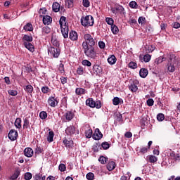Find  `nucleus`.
I'll use <instances>...</instances> for the list:
<instances>
[{
	"instance_id": "obj_42",
	"label": "nucleus",
	"mask_w": 180,
	"mask_h": 180,
	"mask_svg": "<svg viewBox=\"0 0 180 180\" xmlns=\"http://www.w3.org/2000/svg\"><path fill=\"white\" fill-rule=\"evenodd\" d=\"M105 22L108 23V25H110V26H113V23H115V21L112 20V18H106Z\"/></svg>"
},
{
	"instance_id": "obj_49",
	"label": "nucleus",
	"mask_w": 180,
	"mask_h": 180,
	"mask_svg": "<svg viewBox=\"0 0 180 180\" xmlns=\"http://www.w3.org/2000/svg\"><path fill=\"white\" fill-rule=\"evenodd\" d=\"M99 162H101V164H106V162L108 161V158L103 157V156H101L98 159Z\"/></svg>"
},
{
	"instance_id": "obj_17",
	"label": "nucleus",
	"mask_w": 180,
	"mask_h": 180,
	"mask_svg": "<svg viewBox=\"0 0 180 180\" xmlns=\"http://www.w3.org/2000/svg\"><path fill=\"white\" fill-rule=\"evenodd\" d=\"M139 75L141 78H146L148 75V70L147 69L142 68L139 71Z\"/></svg>"
},
{
	"instance_id": "obj_63",
	"label": "nucleus",
	"mask_w": 180,
	"mask_h": 180,
	"mask_svg": "<svg viewBox=\"0 0 180 180\" xmlns=\"http://www.w3.org/2000/svg\"><path fill=\"white\" fill-rule=\"evenodd\" d=\"M65 165L64 164H60L59 165V171H61V172H64V171H65Z\"/></svg>"
},
{
	"instance_id": "obj_45",
	"label": "nucleus",
	"mask_w": 180,
	"mask_h": 180,
	"mask_svg": "<svg viewBox=\"0 0 180 180\" xmlns=\"http://www.w3.org/2000/svg\"><path fill=\"white\" fill-rule=\"evenodd\" d=\"M82 5L84 8H89L91 6V2H89V0H83Z\"/></svg>"
},
{
	"instance_id": "obj_19",
	"label": "nucleus",
	"mask_w": 180,
	"mask_h": 180,
	"mask_svg": "<svg viewBox=\"0 0 180 180\" xmlns=\"http://www.w3.org/2000/svg\"><path fill=\"white\" fill-rule=\"evenodd\" d=\"M114 168H116V163L114 161L109 162L107 165V169L108 171H113Z\"/></svg>"
},
{
	"instance_id": "obj_35",
	"label": "nucleus",
	"mask_w": 180,
	"mask_h": 180,
	"mask_svg": "<svg viewBox=\"0 0 180 180\" xmlns=\"http://www.w3.org/2000/svg\"><path fill=\"white\" fill-rule=\"evenodd\" d=\"M65 6H67V8H72V6H74V0H67L65 1Z\"/></svg>"
},
{
	"instance_id": "obj_60",
	"label": "nucleus",
	"mask_w": 180,
	"mask_h": 180,
	"mask_svg": "<svg viewBox=\"0 0 180 180\" xmlns=\"http://www.w3.org/2000/svg\"><path fill=\"white\" fill-rule=\"evenodd\" d=\"M155 50V46L153 45L148 46V52L153 53V51Z\"/></svg>"
},
{
	"instance_id": "obj_20",
	"label": "nucleus",
	"mask_w": 180,
	"mask_h": 180,
	"mask_svg": "<svg viewBox=\"0 0 180 180\" xmlns=\"http://www.w3.org/2000/svg\"><path fill=\"white\" fill-rule=\"evenodd\" d=\"M120 103H123V100L122 98H120L119 97H115L112 99V104L115 105V106H117Z\"/></svg>"
},
{
	"instance_id": "obj_54",
	"label": "nucleus",
	"mask_w": 180,
	"mask_h": 180,
	"mask_svg": "<svg viewBox=\"0 0 180 180\" xmlns=\"http://www.w3.org/2000/svg\"><path fill=\"white\" fill-rule=\"evenodd\" d=\"M24 178H25V180H30V179H32V173L26 172L25 174V177Z\"/></svg>"
},
{
	"instance_id": "obj_4",
	"label": "nucleus",
	"mask_w": 180,
	"mask_h": 180,
	"mask_svg": "<svg viewBox=\"0 0 180 180\" xmlns=\"http://www.w3.org/2000/svg\"><path fill=\"white\" fill-rule=\"evenodd\" d=\"M48 54L50 57L58 58L60 57V49L57 46H50L48 48Z\"/></svg>"
},
{
	"instance_id": "obj_34",
	"label": "nucleus",
	"mask_w": 180,
	"mask_h": 180,
	"mask_svg": "<svg viewBox=\"0 0 180 180\" xmlns=\"http://www.w3.org/2000/svg\"><path fill=\"white\" fill-rule=\"evenodd\" d=\"M51 32L50 27L45 26L42 28V34H49Z\"/></svg>"
},
{
	"instance_id": "obj_29",
	"label": "nucleus",
	"mask_w": 180,
	"mask_h": 180,
	"mask_svg": "<svg viewBox=\"0 0 180 180\" xmlns=\"http://www.w3.org/2000/svg\"><path fill=\"white\" fill-rule=\"evenodd\" d=\"M63 143L65 144V147H71L72 144H74V142L72 140H68L67 139H65L63 140Z\"/></svg>"
},
{
	"instance_id": "obj_24",
	"label": "nucleus",
	"mask_w": 180,
	"mask_h": 180,
	"mask_svg": "<svg viewBox=\"0 0 180 180\" xmlns=\"http://www.w3.org/2000/svg\"><path fill=\"white\" fill-rule=\"evenodd\" d=\"M92 129L91 127H88L85 131V136L87 139H91L92 137Z\"/></svg>"
},
{
	"instance_id": "obj_16",
	"label": "nucleus",
	"mask_w": 180,
	"mask_h": 180,
	"mask_svg": "<svg viewBox=\"0 0 180 180\" xmlns=\"http://www.w3.org/2000/svg\"><path fill=\"white\" fill-rule=\"evenodd\" d=\"M53 22V18L50 15H44L43 16V23L44 25H50Z\"/></svg>"
},
{
	"instance_id": "obj_2",
	"label": "nucleus",
	"mask_w": 180,
	"mask_h": 180,
	"mask_svg": "<svg viewBox=\"0 0 180 180\" xmlns=\"http://www.w3.org/2000/svg\"><path fill=\"white\" fill-rule=\"evenodd\" d=\"M60 27L61 29V33L64 39L68 37V23H67V18L61 16L59 20Z\"/></svg>"
},
{
	"instance_id": "obj_6",
	"label": "nucleus",
	"mask_w": 180,
	"mask_h": 180,
	"mask_svg": "<svg viewBox=\"0 0 180 180\" xmlns=\"http://www.w3.org/2000/svg\"><path fill=\"white\" fill-rule=\"evenodd\" d=\"M8 137L11 141H15V140L18 139V131H16V130L11 129L8 134Z\"/></svg>"
},
{
	"instance_id": "obj_7",
	"label": "nucleus",
	"mask_w": 180,
	"mask_h": 180,
	"mask_svg": "<svg viewBox=\"0 0 180 180\" xmlns=\"http://www.w3.org/2000/svg\"><path fill=\"white\" fill-rule=\"evenodd\" d=\"M94 140H101L103 137V134H102V132L99 130V129H96L94 133L92 136Z\"/></svg>"
},
{
	"instance_id": "obj_8",
	"label": "nucleus",
	"mask_w": 180,
	"mask_h": 180,
	"mask_svg": "<svg viewBox=\"0 0 180 180\" xmlns=\"http://www.w3.org/2000/svg\"><path fill=\"white\" fill-rule=\"evenodd\" d=\"M65 131L67 136H74L75 134V127L70 125L66 128Z\"/></svg>"
},
{
	"instance_id": "obj_11",
	"label": "nucleus",
	"mask_w": 180,
	"mask_h": 180,
	"mask_svg": "<svg viewBox=\"0 0 180 180\" xmlns=\"http://www.w3.org/2000/svg\"><path fill=\"white\" fill-rule=\"evenodd\" d=\"M94 70V74L96 75H100V74H102V67H101L99 65H94L93 66Z\"/></svg>"
},
{
	"instance_id": "obj_56",
	"label": "nucleus",
	"mask_w": 180,
	"mask_h": 180,
	"mask_svg": "<svg viewBox=\"0 0 180 180\" xmlns=\"http://www.w3.org/2000/svg\"><path fill=\"white\" fill-rule=\"evenodd\" d=\"M77 72L79 75H82L84 74V68L79 66L77 70Z\"/></svg>"
},
{
	"instance_id": "obj_61",
	"label": "nucleus",
	"mask_w": 180,
	"mask_h": 180,
	"mask_svg": "<svg viewBox=\"0 0 180 180\" xmlns=\"http://www.w3.org/2000/svg\"><path fill=\"white\" fill-rule=\"evenodd\" d=\"M95 108H96V109H101V108H102V103L101 101H98L95 102Z\"/></svg>"
},
{
	"instance_id": "obj_32",
	"label": "nucleus",
	"mask_w": 180,
	"mask_h": 180,
	"mask_svg": "<svg viewBox=\"0 0 180 180\" xmlns=\"http://www.w3.org/2000/svg\"><path fill=\"white\" fill-rule=\"evenodd\" d=\"M19 175H20V171L16 170L14 172V174L11 176V180L18 179V178L19 177Z\"/></svg>"
},
{
	"instance_id": "obj_38",
	"label": "nucleus",
	"mask_w": 180,
	"mask_h": 180,
	"mask_svg": "<svg viewBox=\"0 0 180 180\" xmlns=\"http://www.w3.org/2000/svg\"><path fill=\"white\" fill-rule=\"evenodd\" d=\"M82 64L84 67H91V65H92V63H91V61L88 60H83L82 62Z\"/></svg>"
},
{
	"instance_id": "obj_1",
	"label": "nucleus",
	"mask_w": 180,
	"mask_h": 180,
	"mask_svg": "<svg viewBox=\"0 0 180 180\" xmlns=\"http://www.w3.org/2000/svg\"><path fill=\"white\" fill-rule=\"evenodd\" d=\"M84 41L82 42V49L86 57L95 59L96 58V51H95L96 41L94 37L90 34H85L84 36Z\"/></svg>"
},
{
	"instance_id": "obj_57",
	"label": "nucleus",
	"mask_w": 180,
	"mask_h": 180,
	"mask_svg": "<svg viewBox=\"0 0 180 180\" xmlns=\"http://www.w3.org/2000/svg\"><path fill=\"white\" fill-rule=\"evenodd\" d=\"M86 179L88 180H92L94 179V174L92 172H89L86 174Z\"/></svg>"
},
{
	"instance_id": "obj_64",
	"label": "nucleus",
	"mask_w": 180,
	"mask_h": 180,
	"mask_svg": "<svg viewBox=\"0 0 180 180\" xmlns=\"http://www.w3.org/2000/svg\"><path fill=\"white\" fill-rule=\"evenodd\" d=\"M60 79L63 85L67 84V77H61Z\"/></svg>"
},
{
	"instance_id": "obj_59",
	"label": "nucleus",
	"mask_w": 180,
	"mask_h": 180,
	"mask_svg": "<svg viewBox=\"0 0 180 180\" xmlns=\"http://www.w3.org/2000/svg\"><path fill=\"white\" fill-rule=\"evenodd\" d=\"M58 70H59V71H60V72L61 74H64V72H65V70H64V64L60 63V64L59 65Z\"/></svg>"
},
{
	"instance_id": "obj_31",
	"label": "nucleus",
	"mask_w": 180,
	"mask_h": 180,
	"mask_svg": "<svg viewBox=\"0 0 180 180\" xmlns=\"http://www.w3.org/2000/svg\"><path fill=\"white\" fill-rule=\"evenodd\" d=\"M111 32L113 34H117L119 33V27L115 25H112Z\"/></svg>"
},
{
	"instance_id": "obj_12",
	"label": "nucleus",
	"mask_w": 180,
	"mask_h": 180,
	"mask_svg": "<svg viewBox=\"0 0 180 180\" xmlns=\"http://www.w3.org/2000/svg\"><path fill=\"white\" fill-rule=\"evenodd\" d=\"M24 155L28 158L33 157V149H32V148H26L24 150Z\"/></svg>"
},
{
	"instance_id": "obj_21",
	"label": "nucleus",
	"mask_w": 180,
	"mask_h": 180,
	"mask_svg": "<svg viewBox=\"0 0 180 180\" xmlns=\"http://www.w3.org/2000/svg\"><path fill=\"white\" fill-rule=\"evenodd\" d=\"M165 60H167V58L164 56H160L155 60V64H156V65H158L161 64L163 61H165Z\"/></svg>"
},
{
	"instance_id": "obj_36",
	"label": "nucleus",
	"mask_w": 180,
	"mask_h": 180,
	"mask_svg": "<svg viewBox=\"0 0 180 180\" xmlns=\"http://www.w3.org/2000/svg\"><path fill=\"white\" fill-rule=\"evenodd\" d=\"M129 88L131 91V92H137V90L139 89L137 85L134 84H131Z\"/></svg>"
},
{
	"instance_id": "obj_9",
	"label": "nucleus",
	"mask_w": 180,
	"mask_h": 180,
	"mask_svg": "<svg viewBox=\"0 0 180 180\" xmlns=\"http://www.w3.org/2000/svg\"><path fill=\"white\" fill-rule=\"evenodd\" d=\"M64 116L65 117V122H70V120H72V119H74V116H75V115L74 114V112H72L71 111H68L64 115Z\"/></svg>"
},
{
	"instance_id": "obj_43",
	"label": "nucleus",
	"mask_w": 180,
	"mask_h": 180,
	"mask_svg": "<svg viewBox=\"0 0 180 180\" xmlns=\"http://www.w3.org/2000/svg\"><path fill=\"white\" fill-rule=\"evenodd\" d=\"M168 63H175V55L172 53L169 55Z\"/></svg>"
},
{
	"instance_id": "obj_30",
	"label": "nucleus",
	"mask_w": 180,
	"mask_h": 180,
	"mask_svg": "<svg viewBox=\"0 0 180 180\" xmlns=\"http://www.w3.org/2000/svg\"><path fill=\"white\" fill-rule=\"evenodd\" d=\"M24 89L25 92H27V94H32L33 92V86H32L30 84L25 86Z\"/></svg>"
},
{
	"instance_id": "obj_28",
	"label": "nucleus",
	"mask_w": 180,
	"mask_h": 180,
	"mask_svg": "<svg viewBox=\"0 0 180 180\" xmlns=\"http://www.w3.org/2000/svg\"><path fill=\"white\" fill-rule=\"evenodd\" d=\"M22 40L26 43H30V41H33V37L30 35H24Z\"/></svg>"
},
{
	"instance_id": "obj_58",
	"label": "nucleus",
	"mask_w": 180,
	"mask_h": 180,
	"mask_svg": "<svg viewBox=\"0 0 180 180\" xmlns=\"http://www.w3.org/2000/svg\"><path fill=\"white\" fill-rule=\"evenodd\" d=\"M146 103L148 106H153L154 105V100L153 98H148Z\"/></svg>"
},
{
	"instance_id": "obj_52",
	"label": "nucleus",
	"mask_w": 180,
	"mask_h": 180,
	"mask_svg": "<svg viewBox=\"0 0 180 180\" xmlns=\"http://www.w3.org/2000/svg\"><path fill=\"white\" fill-rule=\"evenodd\" d=\"M8 95H11V96H16V95H18V91H16V90H8Z\"/></svg>"
},
{
	"instance_id": "obj_15",
	"label": "nucleus",
	"mask_w": 180,
	"mask_h": 180,
	"mask_svg": "<svg viewBox=\"0 0 180 180\" xmlns=\"http://www.w3.org/2000/svg\"><path fill=\"white\" fill-rule=\"evenodd\" d=\"M116 61H117V59L116 58V56H115V55H110L108 58V63L110 65L116 64Z\"/></svg>"
},
{
	"instance_id": "obj_48",
	"label": "nucleus",
	"mask_w": 180,
	"mask_h": 180,
	"mask_svg": "<svg viewBox=\"0 0 180 180\" xmlns=\"http://www.w3.org/2000/svg\"><path fill=\"white\" fill-rule=\"evenodd\" d=\"M157 119L158 122H162L165 119V116H164V114L160 113L157 115Z\"/></svg>"
},
{
	"instance_id": "obj_22",
	"label": "nucleus",
	"mask_w": 180,
	"mask_h": 180,
	"mask_svg": "<svg viewBox=\"0 0 180 180\" xmlns=\"http://www.w3.org/2000/svg\"><path fill=\"white\" fill-rule=\"evenodd\" d=\"M53 139H54V131H50L47 136V141L49 143H53Z\"/></svg>"
},
{
	"instance_id": "obj_55",
	"label": "nucleus",
	"mask_w": 180,
	"mask_h": 180,
	"mask_svg": "<svg viewBox=\"0 0 180 180\" xmlns=\"http://www.w3.org/2000/svg\"><path fill=\"white\" fill-rule=\"evenodd\" d=\"M101 148V145L96 143L95 145L93 146V150L94 151H95L96 153H97V151H99V149Z\"/></svg>"
},
{
	"instance_id": "obj_46",
	"label": "nucleus",
	"mask_w": 180,
	"mask_h": 180,
	"mask_svg": "<svg viewBox=\"0 0 180 180\" xmlns=\"http://www.w3.org/2000/svg\"><path fill=\"white\" fill-rule=\"evenodd\" d=\"M148 160H149L150 162L153 163V162H157L158 159L157 158V157H155L154 155H150L148 158Z\"/></svg>"
},
{
	"instance_id": "obj_26",
	"label": "nucleus",
	"mask_w": 180,
	"mask_h": 180,
	"mask_svg": "<svg viewBox=\"0 0 180 180\" xmlns=\"http://www.w3.org/2000/svg\"><path fill=\"white\" fill-rule=\"evenodd\" d=\"M52 9L53 12H59L60 11V4L58 2H55L52 5Z\"/></svg>"
},
{
	"instance_id": "obj_13",
	"label": "nucleus",
	"mask_w": 180,
	"mask_h": 180,
	"mask_svg": "<svg viewBox=\"0 0 180 180\" xmlns=\"http://www.w3.org/2000/svg\"><path fill=\"white\" fill-rule=\"evenodd\" d=\"M69 39L72 41H77L78 40V33L75 31H72L69 34Z\"/></svg>"
},
{
	"instance_id": "obj_18",
	"label": "nucleus",
	"mask_w": 180,
	"mask_h": 180,
	"mask_svg": "<svg viewBox=\"0 0 180 180\" xmlns=\"http://www.w3.org/2000/svg\"><path fill=\"white\" fill-rule=\"evenodd\" d=\"M86 105L90 108H95V101H94V98H90L86 101Z\"/></svg>"
},
{
	"instance_id": "obj_50",
	"label": "nucleus",
	"mask_w": 180,
	"mask_h": 180,
	"mask_svg": "<svg viewBox=\"0 0 180 180\" xmlns=\"http://www.w3.org/2000/svg\"><path fill=\"white\" fill-rule=\"evenodd\" d=\"M101 147L103 148V150H108V148L110 147V145L108 142H103L101 144Z\"/></svg>"
},
{
	"instance_id": "obj_62",
	"label": "nucleus",
	"mask_w": 180,
	"mask_h": 180,
	"mask_svg": "<svg viewBox=\"0 0 180 180\" xmlns=\"http://www.w3.org/2000/svg\"><path fill=\"white\" fill-rule=\"evenodd\" d=\"M47 12V10L46 8H41L39 11V13L40 15V16H41L42 15H46V13Z\"/></svg>"
},
{
	"instance_id": "obj_39",
	"label": "nucleus",
	"mask_w": 180,
	"mask_h": 180,
	"mask_svg": "<svg viewBox=\"0 0 180 180\" xmlns=\"http://www.w3.org/2000/svg\"><path fill=\"white\" fill-rule=\"evenodd\" d=\"M129 6L132 8V9H137V7L139 6V5H137V2L134 1H131L129 3Z\"/></svg>"
},
{
	"instance_id": "obj_10",
	"label": "nucleus",
	"mask_w": 180,
	"mask_h": 180,
	"mask_svg": "<svg viewBox=\"0 0 180 180\" xmlns=\"http://www.w3.org/2000/svg\"><path fill=\"white\" fill-rule=\"evenodd\" d=\"M168 72H175V63L168 62L167 64Z\"/></svg>"
},
{
	"instance_id": "obj_37",
	"label": "nucleus",
	"mask_w": 180,
	"mask_h": 180,
	"mask_svg": "<svg viewBox=\"0 0 180 180\" xmlns=\"http://www.w3.org/2000/svg\"><path fill=\"white\" fill-rule=\"evenodd\" d=\"M42 94H49L50 92V88L47 86H44L41 88Z\"/></svg>"
},
{
	"instance_id": "obj_23",
	"label": "nucleus",
	"mask_w": 180,
	"mask_h": 180,
	"mask_svg": "<svg viewBox=\"0 0 180 180\" xmlns=\"http://www.w3.org/2000/svg\"><path fill=\"white\" fill-rule=\"evenodd\" d=\"M75 92L77 95H85V94H86V90L83 88H77Z\"/></svg>"
},
{
	"instance_id": "obj_40",
	"label": "nucleus",
	"mask_w": 180,
	"mask_h": 180,
	"mask_svg": "<svg viewBox=\"0 0 180 180\" xmlns=\"http://www.w3.org/2000/svg\"><path fill=\"white\" fill-rule=\"evenodd\" d=\"M51 43H52L53 46H55V47H57L58 46L60 45L58 44V41H57V39H56V37H54V36H52Z\"/></svg>"
},
{
	"instance_id": "obj_41",
	"label": "nucleus",
	"mask_w": 180,
	"mask_h": 180,
	"mask_svg": "<svg viewBox=\"0 0 180 180\" xmlns=\"http://www.w3.org/2000/svg\"><path fill=\"white\" fill-rule=\"evenodd\" d=\"M128 65L131 70H136L137 68V63L136 62H130Z\"/></svg>"
},
{
	"instance_id": "obj_33",
	"label": "nucleus",
	"mask_w": 180,
	"mask_h": 180,
	"mask_svg": "<svg viewBox=\"0 0 180 180\" xmlns=\"http://www.w3.org/2000/svg\"><path fill=\"white\" fill-rule=\"evenodd\" d=\"M23 129H30V124L27 118L24 119Z\"/></svg>"
},
{
	"instance_id": "obj_25",
	"label": "nucleus",
	"mask_w": 180,
	"mask_h": 180,
	"mask_svg": "<svg viewBox=\"0 0 180 180\" xmlns=\"http://www.w3.org/2000/svg\"><path fill=\"white\" fill-rule=\"evenodd\" d=\"M23 29L25 30V32H32V30H33V25L32 23L28 22L26 25L24 26Z\"/></svg>"
},
{
	"instance_id": "obj_51",
	"label": "nucleus",
	"mask_w": 180,
	"mask_h": 180,
	"mask_svg": "<svg viewBox=\"0 0 180 180\" xmlns=\"http://www.w3.org/2000/svg\"><path fill=\"white\" fill-rule=\"evenodd\" d=\"M150 60H151V56L150 54H146L143 56V61L145 63H148L150 62Z\"/></svg>"
},
{
	"instance_id": "obj_53",
	"label": "nucleus",
	"mask_w": 180,
	"mask_h": 180,
	"mask_svg": "<svg viewBox=\"0 0 180 180\" xmlns=\"http://www.w3.org/2000/svg\"><path fill=\"white\" fill-rule=\"evenodd\" d=\"M127 176H122L121 180H130V176H131L130 172H127Z\"/></svg>"
},
{
	"instance_id": "obj_3",
	"label": "nucleus",
	"mask_w": 180,
	"mask_h": 180,
	"mask_svg": "<svg viewBox=\"0 0 180 180\" xmlns=\"http://www.w3.org/2000/svg\"><path fill=\"white\" fill-rule=\"evenodd\" d=\"M80 22L81 25L84 26V27H89V26H94V17L92 15H86L85 17H82Z\"/></svg>"
},
{
	"instance_id": "obj_27",
	"label": "nucleus",
	"mask_w": 180,
	"mask_h": 180,
	"mask_svg": "<svg viewBox=\"0 0 180 180\" xmlns=\"http://www.w3.org/2000/svg\"><path fill=\"white\" fill-rule=\"evenodd\" d=\"M15 126L16 129H21L22 128V119L17 118L15 121Z\"/></svg>"
},
{
	"instance_id": "obj_44",
	"label": "nucleus",
	"mask_w": 180,
	"mask_h": 180,
	"mask_svg": "<svg viewBox=\"0 0 180 180\" xmlns=\"http://www.w3.org/2000/svg\"><path fill=\"white\" fill-rule=\"evenodd\" d=\"M117 12L118 13H124V8H123V6H117Z\"/></svg>"
},
{
	"instance_id": "obj_14",
	"label": "nucleus",
	"mask_w": 180,
	"mask_h": 180,
	"mask_svg": "<svg viewBox=\"0 0 180 180\" xmlns=\"http://www.w3.org/2000/svg\"><path fill=\"white\" fill-rule=\"evenodd\" d=\"M24 46L25 48L27 49V50H29V51H31V53H33L34 51V46H33L32 43L24 41Z\"/></svg>"
},
{
	"instance_id": "obj_5",
	"label": "nucleus",
	"mask_w": 180,
	"mask_h": 180,
	"mask_svg": "<svg viewBox=\"0 0 180 180\" xmlns=\"http://www.w3.org/2000/svg\"><path fill=\"white\" fill-rule=\"evenodd\" d=\"M48 104L51 108H56L58 105V101L56 97L50 96L48 98Z\"/></svg>"
},
{
	"instance_id": "obj_47",
	"label": "nucleus",
	"mask_w": 180,
	"mask_h": 180,
	"mask_svg": "<svg viewBox=\"0 0 180 180\" xmlns=\"http://www.w3.org/2000/svg\"><path fill=\"white\" fill-rule=\"evenodd\" d=\"M39 117L41 119H42V120H44V119H46L47 118V112H46V111H41L39 113Z\"/></svg>"
}]
</instances>
